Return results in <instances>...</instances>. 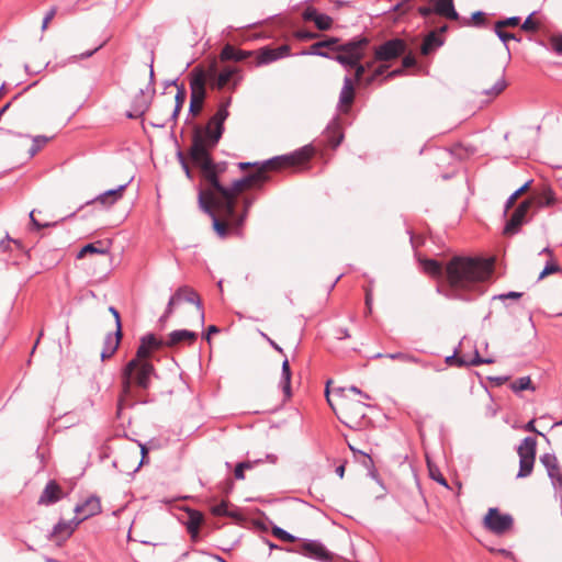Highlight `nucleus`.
I'll return each instance as SVG.
<instances>
[{"label": "nucleus", "instance_id": "nucleus-37", "mask_svg": "<svg viewBox=\"0 0 562 562\" xmlns=\"http://www.w3.org/2000/svg\"><path fill=\"white\" fill-rule=\"evenodd\" d=\"M276 48L265 47L259 52L258 65H267L278 60Z\"/></svg>", "mask_w": 562, "mask_h": 562}, {"label": "nucleus", "instance_id": "nucleus-49", "mask_svg": "<svg viewBox=\"0 0 562 562\" xmlns=\"http://www.w3.org/2000/svg\"><path fill=\"white\" fill-rule=\"evenodd\" d=\"M314 23H315V25L317 26L318 30L326 31V30H329L331 27L333 19L329 15L325 14V13H319L317 19H315Z\"/></svg>", "mask_w": 562, "mask_h": 562}, {"label": "nucleus", "instance_id": "nucleus-53", "mask_svg": "<svg viewBox=\"0 0 562 562\" xmlns=\"http://www.w3.org/2000/svg\"><path fill=\"white\" fill-rule=\"evenodd\" d=\"M519 22H520L519 16L506 18L504 20H499V21L495 22V29H504L507 26H517L519 24Z\"/></svg>", "mask_w": 562, "mask_h": 562}, {"label": "nucleus", "instance_id": "nucleus-12", "mask_svg": "<svg viewBox=\"0 0 562 562\" xmlns=\"http://www.w3.org/2000/svg\"><path fill=\"white\" fill-rule=\"evenodd\" d=\"M540 463L544 467L551 484L559 495L562 504V469L559 464V460L554 453H543L540 457Z\"/></svg>", "mask_w": 562, "mask_h": 562}, {"label": "nucleus", "instance_id": "nucleus-3", "mask_svg": "<svg viewBox=\"0 0 562 562\" xmlns=\"http://www.w3.org/2000/svg\"><path fill=\"white\" fill-rule=\"evenodd\" d=\"M215 147H207L201 144L198 138L191 144L189 150V158L192 165L200 169L201 175L205 182L209 184V189L205 191H212V193H218L221 198L223 194H227L226 187L223 186L218 176L226 170V162H214L211 156V151ZM215 196V194H213Z\"/></svg>", "mask_w": 562, "mask_h": 562}, {"label": "nucleus", "instance_id": "nucleus-6", "mask_svg": "<svg viewBox=\"0 0 562 562\" xmlns=\"http://www.w3.org/2000/svg\"><path fill=\"white\" fill-rule=\"evenodd\" d=\"M228 115L229 112L227 109L224 106H218L216 113L210 119L205 126H196L194 128L192 134V143L199 138L202 145L207 147H216L224 133V122Z\"/></svg>", "mask_w": 562, "mask_h": 562}, {"label": "nucleus", "instance_id": "nucleus-40", "mask_svg": "<svg viewBox=\"0 0 562 562\" xmlns=\"http://www.w3.org/2000/svg\"><path fill=\"white\" fill-rule=\"evenodd\" d=\"M261 460H255V461H244L239 462L235 467L234 475L236 480H244L245 479V470H251L255 468L256 464L260 463Z\"/></svg>", "mask_w": 562, "mask_h": 562}, {"label": "nucleus", "instance_id": "nucleus-47", "mask_svg": "<svg viewBox=\"0 0 562 562\" xmlns=\"http://www.w3.org/2000/svg\"><path fill=\"white\" fill-rule=\"evenodd\" d=\"M385 357L392 360H400L402 362L420 363V360L417 357L406 352L386 353Z\"/></svg>", "mask_w": 562, "mask_h": 562}, {"label": "nucleus", "instance_id": "nucleus-10", "mask_svg": "<svg viewBox=\"0 0 562 562\" xmlns=\"http://www.w3.org/2000/svg\"><path fill=\"white\" fill-rule=\"evenodd\" d=\"M182 294H186V302L192 303L196 306V308L200 312L201 322H204V311L202 306V301L199 296V294L190 286L182 285L177 289V291L170 296L165 313L166 316H171L173 313L175 305L179 304L181 302Z\"/></svg>", "mask_w": 562, "mask_h": 562}, {"label": "nucleus", "instance_id": "nucleus-52", "mask_svg": "<svg viewBox=\"0 0 562 562\" xmlns=\"http://www.w3.org/2000/svg\"><path fill=\"white\" fill-rule=\"evenodd\" d=\"M494 32L497 35V37L504 43L506 50L509 53V47H508L507 43H508L509 40L518 41L516 38V36L513 33H508V32L503 31V29H495L494 27Z\"/></svg>", "mask_w": 562, "mask_h": 562}, {"label": "nucleus", "instance_id": "nucleus-18", "mask_svg": "<svg viewBox=\"0 0 562 562\" xmlns=\"http://www.w3.org/2000/svg\"><path fill=\"white\" fill-rule=\"evenodd\" d=\"M101 512V503L97 496L88 497L82 504L75 507V513L78 515L80 522L94 516Z\"/></svg>", "mask_w": 562, "mask_h": 562}, {"label": "nucleus", "instance_id": "nucleus-29", "mask_svg": "<svg viewBox=\"0 0 562 562\" xmlns=\"http://www.w3.org/2000/svg\"><path fill=\"white\" fill-rule=\"evenodd\" d=\"M236 74V69L234 68H225L223 69L217 77L210 81V86L213 89H223L228 85L233 76Z\"/></svg>", "mask_w": 562, "mask_h": 562}, {"label": "nucleus", "instance_id": "nucleus-36", "mask_svg": "<svg viewBox=\"0 0 562 562\" xmlns=\"http://www.w3.org/2000/svg\"><path fill=\"white\" fill-rule=\"evenodd\" d=\"M252 203H254L252 199H249V198L244 199V212H243V214L241 215H237L235 213L234 217H226V218L233 225H235L236 227H240L244 224V222H245V220L247 217L248 211L251 207Z\"/></svg>", "mask_w": 562, "mask_h": 562}, {"label": "nucleus", "instance_id": "nucleus-60", "mask_svg": "<svg viewBox=\"0 0 562 562\" xmlns=\"http://www.w3.org/2000/svg\"><path fill=\"white\" fill-rule=\"evenodd\" d=\"M203 102L196 99L190 98L189 112L193 115H198L202 110Z\"/></svg>", "mask_w": 562, "mask_h": 562}, {"label": "nucleus", "instance_id": "nucleus-38", "mask_svg": "<svg viewBox=\"0 0 562 562\" xmlns=\"http://www.w3.org/2000/svg\"><path fill=\"white\" fill-rule=\"evenodd\" d=\"M128 183H130V181L124 184L119 186L116 189H110L103 193H100V198H109L110 204H114L122 198V193L126 189Z\"/></svg>", "mask_w": 562, "mask_h": 562}, {"label": "nucleus", "instance_id": "nucleus-61", "mask_svg": "<svg viewBox=\"0 0 562 562\" xmlns=\"http://www.w3.org/2000/svg\"><path fill=\"white\" fill-rule=\"evenodd\" d=\"M471 20L476 26H482L485 25L486 23L485 14L482 11H475L474 13H472Z\"/></svg>", "mask_w": 562, "mask_h": 562}, {"label": "nucleus", "instance_id": "nucleus-55", "mask_svg": "<svg viewBox=\"0 0 562 562\" xmlns=\"http://www.w3.org/2000/svg\"><path fill=\"white\" fill-rule=\"evenodd\" d=\"M522 296V293L521 292H516V291H509L507 293H501V294H497V295H494L493 296V300H499V301H505V300H518Z\"/></svg>", "mask_w": 562, "mask_h": 562}, {"label": "nucleus", "instance_id": "nucleus-58", "mask_svg": "<svg viewBox=\"0 0 562 562\" xmlns=\"http://www.w3.org/2000/svg\"><path fill=\"white\" fill-rule=\"evenodd\" d=\"M104 43L100 44L99 46H97L95 48L91 49V50H87L85 53H81L80 55H74L69 58L70 61H77L79 59H86V58H89L91 57L94 53H97L102 46H103Z\"/></svg>", "mask_w": 562, "mask_h": 562}, {"label": "nucleus", "instance_id": "nucleus-41", "mask_svg": "<svg viewBox=\"0 0 562 562\" xmlns=\"http://www.w3.org/2000/svg\"><path fill=\"white\" fill-rule=\"evenodd\" d=\"M458 366H480L482 363H492L493 359L491 358H482L477 350H475L474 356L471 360H464L463 358L456 359Z\"/></svg>", "mask_w": 562, "mask_h": 562}, {"label": "nucleus", "instance_id": "nucleus-31", "mask_svg": "<svg viewBox=\"0 0 562 562\" xmlns=\"http://www.w3.org/2000/svg\"><path fill=\"white\" fill-rule=\"evenodd\" d=\"M442 44L443 41L437 35V33L430 32L423 42L422 53L424 55H428L436 48L440 47Z\"/></svg>", "mask_w": 562, "mask_h": 562}, {"label": "nucleus", "instance_id": "nucleus-64", "mask_svg": "<svg viewBox=\"0 0 562 562\" xmlns=\"http://www.w3.org/2000/svg\"><path fill=\"white\" fill-rule=\"evenodd\" d=\"M318 15L319 12H317V10L314 8H307L303 13L304 20L313 22H315V19H317Z\"/></svg>", "mask_w": 562, "mask_h": 562}, {"label": "nucleus", "instance_id": "nucleus-1", "mask_svg": "<svg viewBox=\"0 0 562 562\" xmlns=\"http://www.w3.org/2000/svg\"><path fill=\"white\" fill-rule=\"evenodd\" d=\"M314 154L312 145H306L291 155L278 156L271 158L262 164L254 173L245 176L240 179L234 180L231 187H226L227 194L223 198H216L214 205L221 211L224 217L235 216L236 195L241 192L246 187H249L259 181H266L267 168L277 169L283 164H299L308 160Z\"/></svg>", "mask_w": 562, "mask_h": 562}, {"label": "nucleus", "instance_id": "nucleus-43", "mask_svg": "<svg viewBox=\"0 0 562 562\" xmlns=\"http://www.w3.org/2000/svg\"><path fill=\"white\" fill-rule=\"evenodd\" d=\"M48 140L49 138L43 135L33 137L32 145L29 149L30 156H35L47 144Z\"/></svg>", "mask_w": 562, "mask_h": 562}, {"label": "nucleus", "instance_id": "nucleus-25", "mask_svg": "<svg viewBox=\"0 0 562 562\" xmlns=\"http://www.w3.org/2000/svg\"><path fill=\"white\" fill-rule=\"evenodd\" d=\"M355 99V88L353 81L350 77L346 76L344 78V85L339 93V102L338 106H350Z\"/></svg>", "mask_w": 562, "mask_h": 562}, {"label": "nucleus", "instance_id": "nucleus-59", "mask_svg": "<svg viewBox=\"0 0 562 562\" xmlns=\"http://www.w3.org/2000/svg\"><path fill=\"white\" fill-rule=\"evenodd\" d=\"M110 313L113 315L115 319V331H117L119 337H122V324L119 311L114 306L109 307Z\"/></svg>", "mask_w": 562, "mask_h": 562}, {"label": "nucleus", "instance_id": "nucleus-16", "mask_svg": "<svg viewBox=\"0 0 562 562\" xmlns=\"http://www.w3.org/2000/svg\"><path fill=\"white\" fill-rule=\"evenodd\" d=\"M206 74L201 68H194L190 74V98L204 102L206 97Z\"/></svg>", "mask_w": 562, "mask_h": 562}, {"label": "nucleus", "instance_id": "nucleus-2", "mask_svg": "<svg viewBox=\"0 0 562 562\" xmlns=\"http://www.w3.org/2000/svg\"><path fill=\"white\" fill-rule=\"evenodd\" d=\"M493 272V262L472 257H454L446 267V277L450 289L445 295L450 299H464L458 292L472 291Z\"/></svg>", "mask_w": 562, "mask_h": 562}, {"label": "nucleus", "instance_id": "nucleus-4", "mask_svg": "<svg viewBox=\"0 0 562 562\" xmlns=\"http://www.w3.org/2000/svg\"><path fill=\"white\" fill-rule=\"evenodd\" d=\"M369 43L370 40L366 36L353 37L338 46L339 54L334 56V60L345 68L355 69V80L357 82L362 79L366 72V66L360 61L366 55Z\"/></svg>", "mask_w": 562, "mask_h": 562}, {"label": "nucleus", "instance_id": "nucleus-63", "mask_svg": "<svg viewBox=\"0 0 562 562\" xmlns=\"http://www.w3.org/2000/svg\"><path fill=\"white\" fill-rule=\"evenodd\" d=\"M295 37L301 41H308L317 37L316 33L310 31H297Z\"/></svg>", "mask_w": 562, "mask_h": 562}, {"label": "nucleus", "instance_id": "nucleus-46", "mask_svg": "<svg viewBox=\"0 0 562 562\" xmlns=\"http://www.w3.org/2000/svg\"><path fill=\"white\" fill-rule=\"evenodd\" d=\"M184 100H186V90H184V87L181 86V87H178V90H177V94L175 97V101H176V105H175V109L172 111V114H171V117L172 119H176L177 115L179 114L183 103H184Z\"/></svg>", "mask_w": 562, "mask_h": 562}, {"label": "nucleus", "instance_id": "nucleus-33", "mask_svg": "<svg viewBox=\"0 0 562 562\" xmlns=\"http://www.w3.org/2000/svg\"><path fill=\"white\" fill-rule=\"evenodd\" d=\"M211 513L214 516H224V517H232V518H238L239 514L236 510H231L228 508V502L222 501L218 504H215L211 507Z\"/></svg>", "mask_w": 562, "mask_h": 562}, {"label": "nucleus", "instance_id": "nucleus-22", "mask_svg": "<svg viewBox=\"0 0 562 562\" xmlns=\"http://www.w3.org/2000/svg\"><path fill=\"white\" fill-rule=\"evenodd\" d=\"M79 524L80 520L78 518H74L68 521L60 520L58 524L54 526L52 537L67 539L72 535V532L75 531Z\"/></svg>", "mask_w": 562, "mask_h": 562}, {"label": "nucleus", "instance_id": "nucleus-7", "mask_svg": "<svg viewBox=\"0 0 562 562\" xmlns=\"http://www.w3.org/2000/svg\"><path fill=\"white\" fill-rule=\"evenodd\" d=\"M367 405L360 401H352L342 395L337 412L338 418L350 428H361L364 425Z\"/></svg>", "mask_w": 562, "mask_h": 562}, {"label": "nucleus", "instance_id": "nucleus-24", "mask_svg": "<svg viewBox=\"0 0 562 562\" xmlns=\"http://www.w3.org/2000/svg\"><path fill=\"white\" fill-rule=\"evenodd\" d=\"M196 338V334L194 331L188 329H177L169 334L168 340L165 342L167 347L177 346L183 341L193 342Z\"/></svg>", "mask_w": 562, "mask_h": 562}, {"label": "nucleus", "instance_id": "nucleus-28", "mask_svg": "<svg viewBox=\"0 0 562 562\" xmlns=\"http://www.w3.org/2000/svg\"><path fill=\"white\" fill-rule=\"evenodd\" d=\"M122 337H119L117 331H114V334H108L104 342H103V349L101 351V359L105 360L110 357H112L115 351L119 348L120 341Z\"/></svg>", "mask_w": 562, "mask_h": 562}, {"label": "nucleus", "instance_id": "nucleus-14", "mask_svg": "<svg viewBox=\"0 0 562 562\" xmlns=\"http://www.w3.org/2000/svg\"><path fill=\"white\" fill-rule=\"evenodd\" d=\"M513 517L509 514H501L497 508H490L484 525L495 535H503L513 526Z\"/></svg>", "mask_w": 562, "mask_h": 562}, {"label": "nucleus", "instance_id": "nucleus-30", "mask_svg": "<svg viewBox=\"0 0 562 562\" xmlns=\"http://www.w3.org/2000/svg\"><path fill=\"white\" fill-rule=\"evenodd\" d=\"M248 55H249L248 52H245V50H241V49H237L234 46L227 44L222 49L221 58L224 59V60H236V61H239V60L246 59Z\"/></svg>", "mask_w": 562, "mask_h": 562}, {"label": "nucleus", "instance_id": "nucleus-35", "mask_svg": "<svg viewBox=\"0 0 562 562\" xmlns=\"http://www.w3.org/2000/svg\"><path fill=\"white\" fill-rule=\"evenodd\" d=\"M109 249L102 246V241L91 243L83 246L77 255L78 259H81L86 254H108Z\"/></svg>", "mask_w": 562, "mask_h": 562}, {"label": "nucleus", "instance_id": "nucleus-26", "mask_svg": "<svg viewBox=\"0 0 562 562\" xmlns=\"http://www.w3.org/2000/svg\"><path fill=\"white\" fill-rule=\"evenodd\" d=\"M435 13L442 15L449 20H459V13L456 11L453 0H436Z\"/></svg>", "mask_w": 562, "mask_h": 562}, {"label": "nucleus", "instance_id": "nucleus-17", "mask_svg": "<svg viewBox=\"0 0 562 562\" xmlns=\"http://www.w3.org/2000/svg\"><path fill=\"white\" fill-rule=\"evenodd\" d=\"M530 206V201H524L518 205L506 223L504 234L514 235L519 231V227L525 223V218Z\"/></svg>", "mask_w": 562, "mask_h": 562}, {"label": "nucleus", "instance_id": "nucleus-32", "mask_svg": "<svg viewBox=\"0 0 562 562\" xmlns=\"http://www.w3.org/2000/svg\"><path fill=\"white\" fill-rule=\"evenodd\" d=\"M280 384L284 394L289 397L291 395V370L286 358L282 362Z\"/></svg>", "mask_w": 562, "mask_h": 562}, {"label": "nucleus", "instance_id": "nucleus-27", "mask_svg": "<svg viewBox=\"0 0 562 562\" xmlns=\"http://www.w3.org/2000/svg\"><path fill=\"white\" fill-rule=\"evenodd\" d=\"M203 521L202 513L190 509L188 510V520L186 522L187 530L190 533L191 538L194 540L199 536V529Z\"/></svg>", "mask_w": 562, "mask_h": 562}, {"label": "nucleus", "instance_id": "nucleus-57", "mask_svg": "<svg viewBox=\"0 0 562 562\" xmlns=\"http://www.w3.org/2000/svg\"><path fill=\"white\" fill-rule=\"evenodd\" d=\"M429 474L432 480L438 482L440 485L448 487V482L443 477V475L438 470H432V468L429 465Z\"/></svg>", "mask_w": 562, "mask_h": 562}, {"label": "nucleus", "instance_id": "nucleus-13", "mask_svg": "<svg viewBox=\"0 0 562 562\" xmlns=\"http://www.w3.org/2000/svg\"><path fill=\"white\" fill-rule=\"evenodd\" d=\"M199 206L200 209L206 213L213 221V228L217 233L218 236L225 237L227 233L226 224L218 220L213 207L214 201H216V196L213 195L212 191H203L199 192Z\"/></svg>", "mask_w": 562, "mask_h": 562}, {"label": "nucleus", "instance_id": "nucleus-45", "mask_svg": "<svg viewBox=\"0 0 562 562\" xmlns=\"http://www.w3.org/2000/svg\"><path fill=\"white\" fill-rule=\"evenodd\" d=\"M531 183V180L524 183L520 188H518L515 192H513L505 203V212H507L515 203V201L524 192H526Z\"/></svg>", "mask_w": 562, "mask_h": 562}, {"label": "nucleus", "instance_id": "nucleus-51", "mask_svg": "<svg viewBox=\"0 0 562 562\" xmlns=\"http://www.w3.org/2000/svg\"><path fill=\"white\" fill-rule=\"evenodd\" d=\"M151 352V349H149L139 341V346L136 351V357L134 359H139V362H149L148 358L150 357Z\"/></svg>", "mask_w": 562, "mask_h": 562}, {"label": "nucleus", "instance_id": "nucleus-20", "mask_svg": "<svg viewBox=\"0 0 562 562\" xmlns=\"http://www.w3.org/2000/svg\"><path fill=\"white\" fill-rule=\"evenodd\" d=\"M324 137L329 146L336 148L340 145L344 138L341 126L338 117H334L326 126L324 131Z\"/></svg>", "mask_w": 562, "mask_h": 562}, {"label": "nucleus", "instance_id": "nucleus-62", "mask_svg": "<svg viewBox=\"0 0 562 562\" xmlns=\"http://www.w3.org/2000/svg\"><path fill=\"white\" fill-rule=\"evenodd\" d=\"M532 14L531 13L522 23L521 29L524 31H536L538 29V25L535 21H532Z\"/></svg>", "mask_w": 562, "mask_h": 562}, {"label": "nucleus", "instance_id": "nucleus-44", "mask_svg": "<svg viewBox=\"0 0 562 562\" xmlns=\"http://www.w3.org/2000/svg\"><path fill=\"white\" fill-rule=\"evenodd\" d=\"M140 342L148 347L149 349H151L153 351L158 350L164 345V342L160 339H158L154 334L144 335L140 338Z\"/></svg>", "mask_w": 562, "mask_h": 562}, {"label": "nucleus", "instance_id": "nucleus-11", "mask_svg": "<svg viewBox=\"0 0 562 562\" xmlns=\"http://www.w3.org/2000/svg\"><path fill=\"white\" fill-rule=\"evenodd\" d=\"M407 49L406 43L401 38H392L374 47V60L386 63L403 55Z\"/></svg>", "mask_w": 562, "mask_h": 562}, {"label": "nucleus", "instance_id": "nucleus-23", "mask_svg": "<svg viewBox=\"0 0 562 562\" xmlns=\"http://www.w3.org/2000/svg\"><path fill=\"white\" fill-rule=\"evenodd\" d=\"M531 205L537 209L551 206L555 203V198L552 190L549 187H543L542 190L536 193L530 200Z\"/></svg>", "mask_w": 562, "mask_h": 562}, {"label": "nucleus", "instance_id": "nucleus-56", "mask_svg": "<svg viewBox=\"0 0 562 562\" xmlns=\"http://www.w3.org/2000/svg\"><path fill=\"white\" fill-rule=\"evenodd\" d=\"M550 43L553 52L562 56V35L552 36Z\"/></svg>", "mask_w": 562, "mask_h": 562}, {"label": "nucleus", "instance_id": "nucleus-54", "mask_svg": "<svg viewBox=\"0 0 562 562\" xmlns=\"http://www.w3.org/2000/svg\"><path fill=\"white\" fill-rule=\"evenodd\" d=\"M560 271V267L559 265H557L555 262L553 261H548L543 268V270L540 272L539 274V279H543L544 277L549 276V274H552V273H555Z\"/></svg>", "mask_w": 562, "mask_h": 562}, {"label": "nucleus", "instance_id": "nucleus-9", "mask_svg": "<svg viewBox=\"0 0 562 562\" xmlns=\"http://www.w3.org/2000/svg\"><path fill=\"white\" fill-rule=\"evenodd\" d=\"M293 551L318 562H333L334 558L324 543L316 539H303L301 547Z\"/></svg>", "mask_w": 562, "mask_h": 562}, {"label": "nucleus", "instance_id": "nucleus-42", "mask_svg": "<svg viewBox=\"0 0 562 562\" xmlns=\"http://www.w3.org/2000/svg\"><path fill=\"white\" fill-rule=\"evenodd\" d=\"M510 387L514 392H520L524 390L535 391L530 376H521L517 379L512 383Z\"/></svg>", "mask_w": 562, "mask_h": 562}, {"label": "nucleus", "instance_id": "nucleus-48", "mask_svg": "<svg viewBox=\"0 0 562 562\" xmlns=\"http://www.w3.org/2000/svg\"><path fill=\"white\" fill-rule=\"evenodd\" d=\"M506 80L504 77H502L494 83L491 89L484 90L483 93L488 97H496L506 88Z\"/></svg>", "mask_w": 562, "mask_h": 562}, {"label": "nucleus", "instance_id": "nucleus-34", "mask_svg": "<svg viewBox=\"0 0 562 562\" xmlns=\"http://www.w3.org/2000/svg\"><path fill=\"white\" fill-rule=\"evenodd\" d=\"M420 265L423 267V270L432 276V277H441L442 276V267L441 265L435 260V259H423L420 260Z\"/></svg>", "mask_w": 562, "mask_h": 562}, {"label": "nucleus", "instance_id": "nucleus-50", "mask_svg": "<svg viewBox=\"0 0 562 562\" xmlns=\"http://www.w3.org/2000/svg\"><path fill=\"white\" fill-rule=\"evenodd\" d=\"M272 533L280 540L286 541V542H293L297 539L295 536H293L292 533L288 532L286 530L282 529L281 527H278V526L273 527Z\"/></svg>", "mask_w": 562, "mask_h": 562}, {"label": "nucleus", "instance_id": "nucleus-21", "mask_svg": "<svg viewBox=\"0 0 562 562\" xmlns=\"http://www.w3.org/2000/svg\"><path fill=\"white\" fill-rule=\"evenodd\" d=\"M63 496L60 486L55 481H49L44 491L42 492L38 504L40 505H53L57 503Z\"/></svg>", "mask_w": 562, "mask_h": 562}, {"label": "nucleus", "instance_id": "nucleus-5", "mask_svg": "<svg viewBox=\"0 0 562 562\" xmlns=\"http://www.w3.org/2000/svg\"><path fill=\"white\" fill-rule=\"evenodd\" d=\"M155 375V368L150 362H139V359H132L126 363L122 372L123 394L132 396L134 387L140 390L149 389L151 379Z\"/></svg>", "mask_w": 562, "mask_h": 562}, {"label": "nucleus", "instance_id": "nucleus-39", "mask_svg": "<svg viewBox=\"0 0 562 562\" xmlns=\"http://www.w3.org/2000/svg\"><path fill=\"white\" fill-rule=\"evenodd\" d=\"M128 183H130V181L124 184L119 186L116 189H110L103 193H100V198H109L110 204H114L122 198V193L126 189Z\"/></svg>", "mask_w": 562, "mask_h": 562}, {"label": "nucleus", "instance_id": "nucleus-19", "mask_svg": "<svg viewBox=\"0 0 562 562\" xmlns=\"http://www.w3.org/2000/svg\"><path fill=\"white\" fill-rule=\"evenodd\" d=\"M341 44H338V38L336 37H330L328 40H325V41H319V42H316L314 43L308 50H303L300 53V55H315V56H321V57H325V58H331L334 59V56H330L328 53L324 52V50H321V48L323 47H327L334 52H337V54H339V50L337 49L338 46H340Z\"/></svg>", "mask_w": 562, "mask_h": 562}, {"label": "nucleus", "instance_id": "nucleus-15", "mask_svg": "<svg viewBox=\"0 0 562 562\" xmlns=\"http://www.w3.org/2000/svg\"><path fill=\"white\" fill-rule=\"evenodd\" d=\"M154 83V69L153 65H150V71H149V87L147 88L149 91V94H145L144 90H140L139 93L135 97L133 101V111L127 113V117L130 119H137L145 114V112L148 110L151 98L155 93V88L153 87Z\"/></svg>", "mask_w": 562, "mask_h": 562}, {"label": "nucleus", "instance_id": "nucleus-8", "mask_svg": "<svg viewBox=\"0 0 562 562\" xmlns=\"http://www.w3.org/2000/svg\"><path fill=\"white\" fill-rule=\"evenodd\" d=\"M537 452V440L533 437H526L517 448L519 456V471L517 479H524L531 475Z\"/></svg>", "mask_w": 562, "mask_h": 562}]
</instances>
